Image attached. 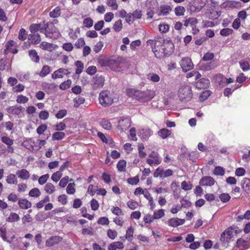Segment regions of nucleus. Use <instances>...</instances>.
<instances>
[{
	"mask_svg": "<svg viewBox=\"0 0 250 250\" xmlns=\"http://www.w3.org/2000/svg\"><path fill=\"white\" fill-rule=\"evenodd\" d=\"M154 43L152 51L155 56L160 58L165 56L171 54L173 51V44L172 42L165 41L162 38H160L154 41L150 40Z\"/></svg>",
	"mask_w": 250,
	"mask_h": 250,
	"instance_id": "nucleus-1",
	"label": "nucleus"
},
{
	"mask_svg": "<svg viewBox=\"0 0 250 250\" xmlns=\"http://www.w3.org/2000/svg\"><path fill=\"white\" fill-rule=\"evenodd\" d=\"M103 62L104 66H109L115 71H122L125 67V62L119 58L105 59L104 60Z\"/></svg>",
	"mask_w": 250,
	"mask_h": 250,
	"instance_id": "nucleus-2",
	"label": "nucleus"
},
{
	"mask_svg": "<svg viewBox=\"0 0 250 250\" xmlns=\"http://www.w3.org/2000/svg\"><path fill=\"white\" fill-rule=\"evenodd\" d=\"M115 100L114 94L108 90L102 91L99 95V103L104 107L111 105Z\"/></svg>",
	"mask_w": 250,
	"mask_h": 250,
	"instance_id": "nucleus-3",
	"label": "nucleus"
},
{
	"mask_svg": "<svg viewBox=\"0 0 250 250\" xmlns=\"http://www.w3.org/2000/svg\"><path fill=\"white\" fill-rule=\"evenodd\" d=\"M44 33L46 37L56 39L61 36L58 29L54 25V23L49 22L44 24Z\"/></svg>",
	"mask_w": 250,
	"mask_h": 250,
	"instance_id": "nucleus-4",
	"label": "nucleus"
},
{
	"mask_svg": "<svg viewBox=\"0 0 250 250\" xmlns=\"http://www.w3.org/2000/svg\"><path fill=\"white\" fill-rule=\"evenodd\" d=\"M136 100L140 102H147L152 100L155 96V92L151 90L146 91L138 90Z\"/></svg>",
	"mask_w": 250,
	"mask_h": 250,
	"instance_id": "nucleus-5",
	"label": "nucleus"
},
{
	"mask_svg": "<svg viewBox=\"0 0 250 250\" xmlns=\"http://www.w3.org/2000/svg\"><path fill=\"white\" fill-rule=\"evenodd\" d=\"M178 96L182 101H188L192 98L191 89L188 86H182L178 91Z\"/></svg>",
	"mask_w": 250,
	"mask_h": 250,
	"instance_id": "nucleus-6",
	"label": "nucleus"
},
{
	"mask_svg": "<svg viewBox=\"0 0 250 250\" xmlns=\"http://www.w3.org/2000/svg\"><path fill=\"white\" fill-rule=\"evenodd\" d=\"M173 172L171 169L164 170L161 167H158L154 173V177L165 178L172 175Z\"/></svg>",
	"mask_w": 250,
	"mask_h": 250,
	"instance_id": "nucleus-7",
	"label": "nucleus"
},
{
	"mask_svg": "<svg viewBox=\"0 0 250 250\" xmlns=\"http://www.w3.org/2000/svg\"><path fill=\"white\" fill-rule=\"evenodd\" d=\"M180 64L184 72L191 70L194 66L191 60L188 57L183 58L180 62Z\"/></svg>",
	"mask_w": 250,
	"mask_h": 250,
	"instance_id": "nucleus-8",
	"label": "nucleus"
},
{
	"mask_svg": "<svg viewBox=\"0 0 250 250\" xmlns=\"http://www.w3.org/2000/svg\"><path fill=\"white\" fill-rule=\"evenodd\" d=\"M21 145L30 151L37 150V143L32 138H26L22 143Z\"/></svg>",
	"mask_w": 250,
	"mask_h": 250,
	"instance_id": "nucleus-9",
	"label": "nucleus"
},
{
	"mask_svg": "<svg viewBox=\"0 0 250 250\" xmlns=\"http://www.w3.org/2000/svg\"><path fill=\"white\" fill-rule=\"evenodd\" d=\"M233 229L231 228H228L221 234V241L225 244L229 243L233 237Z\"/></svg>",
	"mask_w": 250,
	"mask_h": 250,
	"instance_id": "nucleus-10",
	"label": "nucleus"
},
{
	"mask_svg": "<svg viewBox=\"0 0 250 250\" xmlns=\"http://www.w3.org/2000/svg\"><path fill=\"white\" fill-rule=\"evenodd\" d=\"M5 49L4 51L5 54H7L9 53L16 54L18 52L17 49V43L13 41H10L5 44Z\"/></svg>",
	"mask_w": 250,
	"mask_h": 250,
	"instance_id": "nucleus-11",
	"label": "nucleus"
},
{
	"mask_svg": "<svg viewBox=\"0 0 250 250\" xmlns=\"http://www.w3.org/2000/svg\"><path fill=\"white\" fill-rule=\"evenodd\" d=\"M104 79L102 76H95L92 80V86L93 88H101L104 84Z\"/></svg>",
	"mask_w": 250,
	"mask_h": 250,
	"instance_id": "nucleus-12",
	"label": "nucleus"
},
{
	"mask_svg": "<svg viewBox=\"0 0 250 250\" xmlns=\"http://www.w3.org/2000/svg\"><path fill=\"white\" fill-rule=\"evenodd\" d=\"M217 66V65L214 62H201L199 64V69L201 70L207 71L212 70Z\"/></svg>",
	"mask_w": 250,
	"mask_h": 250,
	"instance_id": "nucleus-13",
	"label": "nucleus"
},
{
	"mask_svg": "<svg viewBox=\"0 0 250 250\" xmlns=\"http://www.w3.org/2000/svg\"><path fill=\"white\" fill-rule=\"evenodd\" d=\"M118 128L122 131L126 130L130 125V121L128 118H122L118 122Z\"/></svg>",
	"mask_w": 250,
	"mask_h": 250,
	"instance_id": "nucleus-14",
	"label": "nucleus"
},
{
	"mask_svg": "<svg viewBox=\"0 0 250 250\" xmlns=\"http://www.w3.org/2000/svg\"><path fill=\"white\" fill-rule=\"evenodd\" d=\"M70 74V72L68 70L64 68H60L55 71L52 74V78L53 79H57L59 78H62L63 75H67Z\"/></svg>",
	"mask_w": 250,
	"mask_h": 250,
	"instance_id": "nucleus-15",
	"label": "nucleus"
},
{
	"mask_svg": "<svg viewBox=\"0 0 250 250\" xmlns=\"http://www.w3.org/2000/svg\"><path fill=\"white\" fill-rule=\"evenodd\" d=\"M153 134V131L147 127H144L140 129L139 135L143 139H147L150 137Z\"/></svg>",
	"mask_w": 250,
	"mask_h": 250,
	"instance_id": "nucleus-16",
	"label": "nucleus"
},
{
	"mask_svg": "<svg viewBox=\"0 0 250 250\" xmlns=\"http://www.w3.org/2000/svg\"><path fill=\"white\" fill-rule=\"evenodd\" d=\"M214 179L210 176H204L200 181V185L202 186H211L214 184Z\"/></svg>",
	"mask_w": 250,
	"mask_h": 250,
	"instance_id": "nucleus-17",
	"label": "nucleus"
},
{
	"mask_svg": "<svg viewBox=\"0 0 250 250\" xmlns=\"http://www.w3.org/2000/svg\"><path fill=\"white\" fill-rule=\"evenodd\" d=\"M185 222V219H180L178 218H173L168 220L167 221V224L169 226L175 228L184 224Z\"/></svg>",
	"mask_w": 250,
	"mask_h": 250,
	"instance_id": "nucleus-18",
	"label": "nucleus"
},
{
	"mask_svg": "<svg viewBox=\"0 0 250 250\" xmlns=\"http://www.w3.org/2000/svg\"><path fill=\"white\" fill-rule=\"evenodd\" d=\"M22 110V107L17 105L9 106L6 109V111L9 114L18 116L21 114Z\"/></svg>",
	"mask_w": 250,
	"mask_h": 250,
	"instance_id": "nucleus-19",
	"label": "nucleus"
},
{
	"mask_svg": "<svg viewBox=\"0 0 250 250\" xmlns=\"http://www.w3.org/2000/svg\"><path fill=\"white\" fill-rule=\"evenodd\" d=\"M62 237L59 236H54L50 237L46 241V247H52L56 244H58L62 241Z\"/></svg>",
	"mask_w": 250,
	"mask_h": 250,
	"instance_id": "nucleus-20",
	"label": "nucleus"
},
{
	"mask_svg": "<svg viewBox=\"0 0 250 250\" xmlns=\"http://www.w3.org/2000/svg\"><path fill=\"white\" fill-rule=\"evenodd\" d=\"M40 47L42 49L47 50L49 52H52L58 47V46L47 42H43L40 44Z\"/></svg>",
	"mask_w": 250,
	"mask_h": 250,
	"instance_id": "nucleus-21",
	"label": "nucleus"
},
{
	"mask_svg": "<svg viewBox=\"0 0 250 250\" xmlns=\"http://www.w3.org/2000/svg\"><path fill=\"white\" fill-rule=\"evenodd\" d=\"M210 82L208 79L202 78L200 79L196 82V86L197 88L201 89L207 88L209 85Z\"/></svg>",
	"mask_w": 250,
	"mask_h": 250,
	"instance_id": "nucleus-22",
	"label": "nucleus"
},
{
	"mask_svg": "<svg viewBox=\"0 0 250 250\" xmlns=\"http://www.w3.org/2000/svg\"><path fill=\"white\" fill-rule=\"evenodd\" d=\"M18 205L21 209H27L31 207V203L26 199L20 198L18 200Z\"/></svg>",
	"mask_w": 250,
	"mask_h": 250,
	"instance_id": "nucleus-23",
	"label": "nucleus"
},
{
	"mask_svg": "<svg viewBox=\"0 0 250 250\" xmlns=\"http://www.w3.org/2000/svg\"><path fill=\"white\" fill-rule=\"evenodd\" d=\"M31 32L33 34L36 33L37 31H40L41 32H44V25L43 27L41 26V24H32L30 26Z\"/></svg>",
	"mask_w": 250,
	"mask_h": 250,
	"instance_id": "nucleus-24",
	"label": "nucleus"
},
{
	"mask_svg": "<svg viewBox=\"0 0 250 250\" xmlns=\"http://www.w3.org/2000/svg\"><path fill=\"white\" fill-rule=\"evenodd\" d=\"M5 181L6 183L9 185H17L18 183V180L17 178L16 177V175L13 173H10L8 174L6 177Z\"/></svg>",
	"mask_w": 250,
	"mask_h": 250,
	"instance_id": "nucleus-25",
	"label": "nucleus"
},
{
	"mask_svg": "<svg viewBox=\"0 0 250 250\" xmlns=\"http://www.w3.org/2000/svg\"><path fill=\"white\" fill-rule=\"evenodd\" d=\"M16 174L19 178L23 180H27L30 177L29 172L25 169L17 171Z\"/></svg>",
	"mask_w": 250,
	"mask_h": 250,
	"instance_id": "nucleus-26",
	"label": "nucleus"
},
{
	"mask_svg": "<svg viewBox=\"0 0 250 250\" xmlns=\"http://www.w3.org/2000/svg\"><path fill=\"white\" fill-rule=\"evenodd\" d=\"M124 247L123 243L121 242H114L109 245L108 250H117V249H123Z\"/></svg>",
	"mask_w": 250,
	"mask_h": 250,
	"instance_id": "nucleus-27",
	"label": "nucleus"
},
{
	"mask_svg": "<svg viewBox=\"0 0 250 250\" xmlns=\"http://www.w3.org/2000/svg\"><path fill=\"white\" fill-rule=\"evenodd\" d=\"M44 190L47 193L51 194L55 192L56 188L53 184L47 183L44 187Z\"/></svg>",
	"mask_w": 250,
	"mask_h": 250,
	"instance_id": "nucleus-28",
	"label": "nucleus"
},
{
	"mask_svg": "<svg viewBox=\"0 0 250 250\" xmlns=\"http://www.w3.org/2000/svg\"><path fill=\"white\" fill-rule=\"evenodd\" d=\"M28 40L35 44L39 43L41 41L40 35L37 33L30 34L28 36Z\"/></svg>",
	"mask_w": 250,
	"mask_h": 250,
	"instance_id": "nucleus-29",
	"label": "nucleus"
},
{
	"mask_svg": "<svg viewBox=\"0 0 250 250\" xmlns=\"http://www.w3.org/2000/svg\"><path fill=\"white\" fill-rule=\"evenodd\" d=\"M192 6L194 7L195 11H199L204 6L202 0H194L192 2Z\"/></svg>",
	"mask_w": 250,
	"mask_h": 250,
	"instance_id": "nucleus-30",
	"label": "nucleus"
},
{
	"mask_svg": "<svg viewBox=\"0 0 250 250\" xmlns=\"http://www.w3.org/2000/svg\"><path fill=\"white\" fill-rule=\"evenodd\" d=\"M171 131L167 128H162L158 132V134L163 139L167 138L170 135Z\"/></svg>",
	"mask_w": 250,
	"mask_h": 250,
	"instance_id": "nucleus-31",
	"label": "nucleus"
},
{
	"mask_svg": "<svg viewBox=\"0 0 250 250\" xmlns=\"http://www.w3.org/2000/svg\"><path fill=\"white\" fill-rule=\"evenodd\" d=\"M171 11L170 6L167 5H161L160 7V15L165 16L167 15Z\"/></svg>",
	"mask_w": 250,
	"mask_h": 250,
	"instance_id": "nucleus-32",
	"label": "nucleus"
},
{
	"mask_svg": "<svg viewBox=\"0 0 250 250\" xmlns=\"http://www.w3.org/2000/svg\"><path fill=\"white\" fill-rule=\"evenodd\" d=\"M249 244V240L246 241L242 238H240L237 241V246L238 247H243L244 249H247L250 246Z\"/></svg>",
	"mask_w": 250,
	"mask_h": 250,
	"instance_id": "nucleus-33",
	"label": "nucleus"
},
{
	"mask_svg": "<svg viewBox=\"0 0 250 250\" xmlns=\"http://www.w3.org/2000/svg\"><path fill=\"white\" fill-rule=\"evenodd\" d=\"M123 28V23L121 20L116 21L113 26V29L116 32H120Z\"/></svg>",
	"mask_w": 250,
	"mask_h": 250,
	"instance_id": "nucleus-34",
	"label": "nucleus"
},
{
	"mask_svg": "<svg viewBox=\"0 0 250 250\" xmlns=\"http://www.w3.org/2000/svg\"><path fill=\"white\" fill-rule=\"evenodd\" d=\"M29 55L31 60L34 62H39L40 58L37 52L35 50H32L29 51Z\"/></svg>",
	"mask_w": 250,
	"mask_h": 250,
	"instance_id": "nucleus-35",
	"label": "nucleus"
},
{
	"mask_svg": "<svg viewBox=\"0 0 250 250\" xmlns=\"http://www.w3.org/2000/svg\"><path fill=\"white\" fill-rule=\"evenodd\" d=\"M145 146L143 144L139 143L138 145V150L139 156L142 158H145L146 156V153L144 151Z\"/></svg>",
	"mask_w": 250,
	"mask_h": 250,
	"instance_id": "nucleus-36",
	"label": "nucleus"
},
{
	"mask_svg": "<svg viewBox=\"0 0 250 250\" xmlns=\"http://www.w3.org/2000/svg\"><path fill=\"white\" fill-rule=\"evenodd\" d=\"M41 194L40 189L37 188H34L31 189L29 192V195L32 197L37 198L39 197Z\"/></svg>",
	"mask_w": 250,
	"mask_h": 250,
	"instance_id": "nucleus-37",
	"label": "nucleus"
},
{
	"mask_svg": "<svg viewBox=\"0 0 250 250\" xmlns=\"http://www.w3.org/2000/svg\"><path fill=\"white\" fill-rule=\"evenodd\" d=\"M20 216L18 214L14 212H11L7 218V221L12 223L18 221L20 220Z\"/></svg>",
	"mask_w": 250,
	"mask_h": 250,
	"instance_id": "nucleus-38",
	"label": "nucleus"
},
{
	"mask_svg": "<svg viewBox=\"0 0 250 250\" xmlns=\"http://www.w3.org/2000/svg\"><path fill=\"white\" fill-rule=\"evenodd\" d=\"M147 79L154 83H157L160 81V78L158 75L154 73H150L147 75Z\"/></svg>",
	"mask_w": 250,
	"mask_h": 250,
	"instance_id": "nucleus-39",
	"label": "nucleus"
},
{
	"mask_svg": "<svg viewBox=\"0 0 250 250\" xmlns=\"http://www.w3.org/2000/svg\"><path fill=\"white\" fill-rule=\"evenodd\" d=\"M126 161L124 160H120L117 165L118 170L120 172L125 171L126 167Z\"/></svg>",
	"mask_w": 250,
	"mask_h": 250,
	"instance_id": "nucleus-40",
	"label": "nucleus"
},
{
	"mask_svg": "<svg viewBox=\"0 0 250 250\" xmlns=\"http://www.w3.org/2000/svg\"><path fill=\"white\" fill-rule=\"evenodd\" d=\"M61 14V9L59 7H56L52 11L50 12L49 16L53 18H58Z\"/></svg>",
	"mask_w": 250,
	"mask_h": 250,
	"instance_id": "nucleus-41",
	"label": "nucleus"
},
{
	"mask_svg": "<svg viewBox=\"0 0 250 250\" xmlns=\"http://www.w3.org/2000/svg\"><path fill=\"white\" fill-rule=\"evenodd\" d=\"M64 136V133L61 131H58L52 134V137L53 140H61L62 139Z\"/></svg>",
	"mask_w": 250,
	"mask_h": 250,
	"instance_id": "nucleus-42",
	"label": "nucleus"
},
{
	"mask_svg": "<svg viewBox=\"0 0 250 250\" xmlns=\"http://www.w3.org/2000/svg\"><path fill=\"white\" fill-rule=\"evenodd\" d=\"M133 233L134 229L132 227H130L126 231L125 239H127L128 241H131L133 239Z\"/></svg>",
	"mask_w": 250,
	"mask_h": 250,
	"instance_id": "nucleus-43",
	"label": "nucleus"
},
{
	"mask_svg": "<svg viewBox=\"0 0 250 250\" xmlns=\"http://www.w3.org/2000/svg\"><path fill=\"white\" fill-rule=\"evenodd\" d=\"M100 125L104 128L106 130H110L112 127L111 123L106 119H103L100 122Z\"/></svg>",
	"mask_w": 250,
	"mask_h": 250,
	"instance_id": "nucleus-44",
	"label": "nucleus"
},
{
	"mask_svg": "<svg viewBox=\"0 0 250 250\" xmlns=\"http://www.w3.org/2000/svg\"><path fill=\"white\" fill-rule=\"evenodd\" d=\"M174 12L175 15L177 16H183L186 12V9L183 6H179L175 7Z\"/></svg>",
	"mask_w": 250,
	"mask_h": 250,
	"instance_id": "nucleus-45",
	"label": "nucleus"
},
{
	"mask_svg": "<svg viewBox=\"0 0 250 250\" xmlns=\"http://www.w3.org/2000/svg\"><path fill=\"white\" fill-rule=\"evenodd\" d=\"M50 67L48 65H45L42 67L40 73V76L42 77H45L50 73Z\"/></svg>",
	"mask_w": 250,
	"mask_h": 250,
	"instance_id": "nucleus-46",
	"label": "nucleus"
},
{
	"mask_svg": "<svg viewBox=\"0 0 250 250\" xmlns=\"http://www.w3.org/2000/svg\"><path fill=\"white\" fill-rule=\"evenodd\" d=\"M1 142L8 146H12L14 143V140L10 139L9 137L2 136L1 137Z\"/></svg>",
	"mask_w": 250,
	"mask_h": 250,
	"instance_id": "nucleus-47",
	"label": "nucleus"
},
{
	"mask_svg": "<svg viewBox=\"0 0 250 250\" xmlns=\"http://www.w3.org/2000/svg\"><path fill=\"white\" fill-rule=\"evenodd\" d=\"M164 215V210L163 209H161L157 211H154L153 216L154 219H159L163 217Z\"/></svg>",
	"mask_w": 250,
	"mask_h": 250,
	"instance_id": "nucleus-48",
	"label": "nucleus"
},
{
	"mask_svg": "<svg viewBox=\"0 0 250 250\" xmlns=\"http://www.w3.org/2000/svg\"><path fill=\"white\" fill-rule=\"evenodd\" d=\"M106 4L111 8L112 10H115L118 8L116 0H107Z\"/></svg>",
	"mask_w": 250,
	"mask_h": 250,
	"instance_id": "nucleus-49",
	"label": "nucleus"
},
{
	"mask_svg": "<svg viewBox=\"0 0 250 250\" xmlns=\"http://www.w3.org/2000/svg\"><path fill=\"white\" fill-rule=\"evenodd\" d=\"M211 92L209 90H206L203 91L199 96V100L203 102L205 101L210 95Z\"/></svg>",
	"mask_w": 250,
	"mask_h": 250,
	"instance_id": "nucleus-50",
	"label": "nucleus"
},
{
	"mask_svg": "<svg viewBox=\"0 0 250 250\" xmlns=\"http://www.w3.org/2000/svg\"><path fill=\"white\" fill-rule=\"evenodd\" d=\"M239 64L241 68L244 71H247L250 68V65L248 62L244 60H242L239 62Z\"/></svg>",
	"mask_w": 250,
	"mask_h": 250,
	"instance_id": "nucleus-51",
	"label": "nucleus"
},
{
	"mask_svg": "<svg viewBox=\"0 0 250 250\" xmlns=\"http://www.w3.org/2000/svg\"><path fill=\"white\" fill-rule=\"evenodd\" d=\"M75 65L77 66L76 73L77 74H80L83 70V64L82 62L78 61L75 62Z\"/></svg>",
	"mask_w": 250,
	"mask_h": 250,
	"instance_id": "nucleus-52",
	"label": "nucleus"
},
{
	"mask_svg": "<svg viewBox=\"0 0 250 250\" xmlns=\"http://www.w3.org/2000/svg\"><path fill=\"white\" fill-rule=\"evenodd\" d=\"M192 186L190 182L183 181L181 183L182 188L185 190H189L192 188Z\"/></svg>",
	"mask_w": 250,
	"mask_h": 250,
	"instance_id": "nucleus-53",
	"label": "nucleus"
},
{
	"mask_svg": "<svg viewBox=\"0 0 250 250\" xmlns=\"http://www.w3.org/2000/svg\"><path fill=\"white\" fill-rule=\"evenodd\" d=\"M75 184L74 183H70L68 185L66 188V192L69 194H73L75 192Z\"/></svg>",
	"mask_w": 250,
	"mask_h": 250,
	"instance_id": "nucleus-54",
	"label": "nucleus"
},
{
	"mask_svg": "<svg viewBox=\"0 0 250 250\" xmlns=\"http://www.w3.org/2000/svg\"><path fill=\"white\" fill-rule=\"evenodd\" d=\"M50 201V198L48 196H46L43 199L41 200L36 204V207L40 209L42 208L44 204Z\"/></svg>",
	"mask_w": 250,
	"mask_h": 250,
	"instance_id": "nucleus-55",
	"label": "nucleus"
},
{
	"mask_svg": "<svg viewBox=\"0 0 250 250\" xmlns=\"http://www.w3.org/2000/svg\"><path fill=\"white\" fill-rule=\"evenodd\" d=\"M107 235L109 238L114 240L117 237L118 232L114 229H109L107 231Z\"/></svg>",
	"mask_w": 250,
	"mask_h": 250,
	"instance_id": "nucleus-56",
	"label": "nucleus"
},
{
	"mask_svg": "<svg viewBox=\"0 0 250 250\" xmlns=\"http://www.w3.org/2000/svg\"><path fill=\"white\" fill-rule=\"evenodd\" d=\"M85 99L82 97H78L74 99V106L76 107H79L81 104L84 103Z\"/></svg>",
	"mask_w": 250,
	"mask_h": 250,
	"instance_id": "nucleus-57",
	"label": "nucleus"
},
{
	"mask_svg": "<svg viewBox=\"0 0 250 250\" xmlns=\"http://www.w3.org/2000/svg\"><path fill=\"white\" fill-rule=\"evenodd\" d=\"M127 207L131 209H135L139 206L138 203L133 200H130L126 203Z\"/></svg>",
	"mask_w": 250,
	"mask_h": 250,
	"instance_id": "nucleus-58",
	"label": "nucleus"
},
{
	"mask_svg": "<svg viewBox=\"0 0 250 250\" xmlns=\"http://www.w3.org/2000/svg\"><path fill=\"white\" fill-rule=\"evenodd\" d=\"M214 174L216 175L223 176L225 174V169L221 167H216L214 168Z\"/></svg>",
	"mask_w": 250,
	"mask_h": 250,
	"instance_id": "nucleus-59",
	"label": "nucleus"
},
{
	"mask_svg": "<svg viewBox=\"0 0 250 250\" xmlns=\"http://www.w3.org/2000/svg\"><path fill=\"white\" fill-rule=\"evenodd\" d=\"M71 83L72 82L71 80H67L60 84V88L62 90L66 89L70 87Z\"/></svg>",
	"mask_w": 250,
	"mask_h": 250,
	"instance_id": "nucleus-60",
	"label": "nucleus"
},
{
	"mask_svg": "<svg viewBox=\"0 0 250 250\" xmlns=\"http://www.w3.org/2000/svg\"><path fill=\"white\" fill-rule=\"evenodd\" d=\"M62 176V173L61 171H58L54 173L52 176L51 179L55 182H57Z\"/></svg>",
	"mask_w": 250,
	"mask_h": 250,
	"instance_id": "nucleus-61",
	"label": "nucleus"
},
{
	"mask_svg": "<svg viewBox=\"0 0 250 250\" xmlns=\"http://www.w3.org/2000/svg\"><path fill=\"white\" fill-rule=\"evenodd\" d=\"M49 178V175L46 174L42 175L38 179L39 184L41 185L44 184Z\"/></svg>",
	"mask_w": 250,
	"mask_h": 250,
	"instance_id": "nucleus-62",
	"label": "nucleus"
},
{
	"mask_svg": "<svg viewBox=\"0 0 250 250\" xmlns=\"http://www.w3.org/2000/svg\"><path fill=\"white\" fill-rule=\"evenodd\" d=\"M138 90H135L133 88H128L126 90V94L133 98L136 99L137 92Z\"/></svg>",
	"mask_w": 250,
	"mask_h": 250,
	"instance_id": "nucleus-63",
	"label": "nucleus"
},
{
	"mask_svg": "<svg viewBox=\"0 0 250 250\" xmlns=\"http://www.w3.org/2000/svg\"><path fill=\"white\" fill-rule=\"evenodd\" d=\"M169 26L168 24L166 23H162L159 25V31L162 33H167L168 31Z\"/></svg>",
	"mask_w": 250,
	"mask_h": 250,
	"instance_id": "nucleus-64",
	"label": "nucleus"
}]
</instances>
